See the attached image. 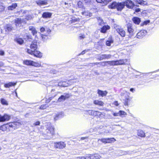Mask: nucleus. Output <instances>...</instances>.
I'll list each match as a JSON object with an SVG mask.
<instances>
[{
	"label": "nucleus",
	"instance_id": "1",
	"mask_svg": "<svg viewBox=\"0 0 159 159\" xmlns=\"http://www.w3.org/2000/svg\"><path fill=\"white\" fill-rule=\"evenodd\" d=\"M30 48L27 49L26 52H27L35 57L40 58L42 56V53L39 51L37 50L38 48L37 42L36 41H34L30 46Z\"/></svg>",
	"mask_w": 159,
	"mask_h": 159
},
{
	"label": "nucleus",
	"instance_id": "2",
	"mask_svg": "<svg viewBox=\"0 0 159 159\" xmlns=\"http://www.w3.org/2000/svg\"><path fill=\"white\" fill-rule=\"evenodd\" d=\"M30 48L27 49L26 52H27L35 57L40 58L42 56V53L39 51L37 50L38 48L37 42L36 41H34L30 46Z\"/></svg>",
	"mask_w": 159,
	"mask_h": 159
},
{
	"label": "nucleus",
	"instance_id": "3",
	"mask_svg": "<svg viewBox=\"0 0 159 159\" xmlns=\"http://www.w3.org/2000/svg\"><path fill=\"white\" fill-rule=\"evenodd\" d=\"M19 125V123L17 122L9 123L6 125H4L0 127V129L2 131H5L7 130L15 129L17 128V126Z\"/></svg>",
	"mask_w": 159,
	"mask_h": 159
},
{
	"label": "nucleus",
	"instance_id": "4",
	"mask_svg": "<svg viewBox=\"0 0 159 159\" xmlns=\"http://www.w3.org/2000/svg\"><path fill=\"white\" fill-rule=\"evenodd\" d=\"M125 6L124 2H113L108 6L109 8L111 9H116L118 11H121Z\"/></svg>",
	"mask_w": 159,
	"mask_h": 159
},
{
	"label": "nucleus",
	"instance_id": "5",
	"mask_svg": "<svg viewBox=\"0 0 159 159\" xmlns=\"http://www.w3.org/2000/svg\"><path fill=\"white\" fill-rule=\"evenodd\" d=\"M114 28L116 30V31L120 34L122 37H124L125 35V31L121 27L116 24H114L113 26Z\"/></svg>",
	"mask_w": 159,
	"mask_h": 159
},
{
	"label": "nucleus",
	"instance_id": "6",
	"mask_svg": "<svg viewBox=\"0 0 159 159\" xmlns=\"http://www.w3.org/2000/svg\"><path fill=\"white\" fill-rule=\"evenodd\" d=\"M116 141L115 139L114 138H102L101 139H98V142L100 143V142H101L104 143H112Z\"/></svg>",
	"mask_w": 159,
	"mask_h": 159
},
{
	"label": "nucleus",
	"instance_id": "7",
	"mask_svg": "<svg viewBox=\"0 0 159 159\" xmlns=\"http://www.w3.org/2000/svg\"><path fill=\"white\" fill-rule=\"evenodd\" d=\"M86 114H89L90 115L93 116H98L99 117L103 115L101 112L98 111H94L92 110H86L85 111Z\"/></svg>",
	"mask_w": 159,
	"mask_h": 159
},
{
	"label": "nucleus",
	"instance_id": "8",
	"mask_svg": "<svg viewBox=\"0 0 159 159\" xmlns=\"http://www.w3.org/2000/svg\"><path fill=\"white\" fill-rule=\"evenodd\" d=\"M54 147L56 148L62 149L66 147V144L63 142H55L54 143Z\"/></svg>",
	"mask_w": 159,
	"mask_h": 159
},
{
	"label": "nucleus",
	"instance_id": "9",
	"mask_svg": "<svg viewBox=\"0 0 159 159\" xmlns=\"http://www.w3.org/2000/svg\"><path fill=\"white\" fill-rule=\"evenodd\" d=\"M111 56L110 54H97L96 56V58L100 61L106 59L110 58Z\"/></svg>",
	"mask_w": 159,
	"mask_h": 159
},
{
	"label": "nucleus",
	"instance_id": "10",
	"mask_svg": "<svg viewBox=\"0 0 159 159\" xmlns=\"http://www.w3.org/2000/svg\"><path fill=\"white\" fill-rule=\"evenodd\" d=\"M70 96V94L68 93H64L63 95H61L58 99L57 101L59 102L63 101L69 98Z\"/></svg>",
	"mask_w": 159,
	"mask_h": 159
},
{
	"label": "nucleus",
	"instance_id": "11",
	"mask_svg": "<svg viewBox=\"0 0 159 159\" xmlns=\"http://www.w3.org/2000/svg\"><path fill=\"white\" fill-rule=\"evenodd\" d=\"M11 118V116L6 114L3 116L0 115V122H4L9 120Z\"/></svg>",
	"mask_w": 159,
	"mask_h": 159
},
{
	"label": "nucleus",
	"instance_id": "12",
	"mask_svg": "<svg viewBox=\"0 0 159 159\" xmlns=\"http://www.w3.org/2000/svg\"><path fill=\"white\" fill-rule=\"evenodd\" d=\"M147 31L146 30H142L137 33L136 37L139 39L143 38L146 34Z\"/></svg>",
	"mask_w": 159,
	"mask_h": 159
},
{
	"label": "nucleus",
	"instance_id": "13",
	"mask_svg": "<svg viewBox=\"0 0 159 159\" xmlns=\"http://www.w3.org/2000/svg\"><path fill=\"white\" fill-rule=\"evenodd\" d=\"M127 31L131 35L133 34L134 30L133 28V26L131 24L128 23L127 25Z\"/></svg>",
	"mask_w": 159,
	"mask_h": 159
},
{
	"label": "nucleus",
	"instance_id": "14",
	"mask_svg": "<svg viewBox=\"0 0 159 159\" xmlns=\"http://www.w3.org/2000/svg\"><path fill=\"white\" fill-rule=\"evenodd\" d=\"M125 5L127 7L129 8H132L134 5V4L130 0H127L124 2Z\"/></svg>",
	"mask_w": 159,
	"mask_h": 159
},
{
	"label": "nucleus",
	"instance_id": "15",
	"mask_svg": "<svg viewBox=\"0 0 159 159\" xmlns=\"http://www.w3.org/2000/svg\"><path fill=\"white\" fill-rule=\"evenodd\" d=\"M47 132L48 134V132L52 136L54 134V129L52 126H50L48 127L47 129Z\"/></svg>",
	"mask_w": 159,
	"mask_h": 159
},
{
	"label": "nucleus",
	"instance_id": "16",
	"mask_svg": "<svg viewBox=\"0 0 159 159\" xmlns=\"http://www.w3.org/2000/svg\"><path fill=\"white\" fill-rule=\"evenodd\" d=\"M115 64L116 65H122L125 64L127 61L126 59H122L119 60L115 61Z\"/></svg>",
	"mask_w": 159,
	"mask_h": 159
},
{
	"label": "nucleus",
	"instance_id": "17",
	"mask_svg": "<svg viewBox=\"0 0 159 159\" xmlns=\"http://www.w3.org/2000/svg\"><path fill=\"white\" fill-rule=\"evenodd\" d=\"M64 116V115L63 112H60L56 114L54 118V119L55 120H57L63 117Z\"/></svg>",
	"mask_w": 159,
	"mask_h": 159
},
{
	"label": "nucleus",
	"instance_id": "18",
	"mask_svg": "<svg viewBox=\"0 0 159 159\" xmlns=\"http://www.w3.org/2000/svg\"><path fill=\"white\" fill-rule=\"evenodd\" d=\"M36 3L39 6H43L47 4V1L45 0H39L36 2Z\"/></svg>",
	"mask_w": 159,
	"mask_h": 159
},
{
	"label": "nucleus",
	"instance_id": "19",
	"mask_svg": "<svg viewBox=\"0 0 159 159\" xmlns=\"http://www.w3.org/2000/svg\"><path fill=\"white\" fill-rule=\"evenodd\" d=\"M98 93L99 96L103 97L106 96L107 93V92L106 91H102L98 89Z\"/></svg>",
	"mask_w": 159,
	"mask_h": 159
},
{
	"label": "nucleus",
	"instance_id": "20",
	"mask_svg": "<svg viewBox=\"0 0 159 159\" xmlns=\"http://www.w3.org/2000/svg\"><path fill=\"white\" fill-rule=\"evenodd\" d=\"M16 83L17 82H10L8 83L5 84L4 85V87L6 88H9L12 86H15L16 84Z\"/></svg>",
	"mask_w": 159,
	"mask_h": 159
},
{
	"label": "nucleus",
	"instance_id": "21",
	"mask_svg": "<svg viewBox=\"0 0 159 159\" xmlns=\"http://www.w3.org/2000/svg\"><path fill=\"white\" fill-rule=\"evenodd\" d=\"M110 29V27L108 25H104L101 28V32L102 33H105L106 32L107 30H109Z\"/></svg>",
	"mask_w": 159,
	"mask_h": 159
},
{
	"label": "nucleus",
	"instance_id": "22",
	"mask_svg": "<svg viewBox=\"0 0 159 159\" xmlns=\"http://www.w3.org/2000/svg\"><path fill=\"white\" fill-rule=\"evenodd\" d=\"M52 14L49 12H44L42 14V17L44 18H49L51 17Z\"/></svg>",
	"mask_w": 159,
	"mask_h": 159
},
{
	"label": "nucleus",
	"instance_id": "23",
	"mask_svg": "<svg viewBox=\"0 0 159 159\" xmlns=\"http://www.w3.org/2000/svg\"><path fill=\"white\" fill-rule=\"evenodd\" d=\"M29 30L31 31V33L34 35H35L37 33L35 28L33 26H30L29 27Z\"/></svg>",
	"mask_w": 159,
	"mask_h": 159
},
{
	"label": "nucleus",
	"instance_id": "24",
	"mask_svg": "<svg viewBox=\"0 0 159 159\" xmlns=\"http://www.w3.org/2000/svg\"><path fill=\"white\" fill-rule=\"evenodd\" d=\"M132 20L134 23L137 25H139L140 22V18L137 17H134Z\"/></svg>",
	"mask_w": 159,
	"mask_h": 159
},
{
	"label": "nucleus",
	"instance_id": "25",
	"mask_svg": "<svg viewBox=\"0 0 159 159\" xmlns=\"http://www.w3.org/2000/svg\"><path fill=\"white\" fill-rule=\"evenodd\" d=\"M22 20L21 21V19L17 18L15 20V24L16 26H20L21 25V23Z\"/></svg>",
	"mask_w": 159,
	"mask_h": 159
},
{
	"label": "nucleus",
	"instance_id": "26",
	"mask_svg": "<svg viewBox=\"0 0 159 159\" xmlns=\"http://www.w3.org/2000/svg\"><path fill=\"white\" fill-rule=\"evenodd\" d=\"M93 103L96 105L100 106H103L104 104V103L102 101L98 100L94 101Z\"/></svg>",
	"mask_w": 159,
	"mask_h": 159
},
{
	"label": "nucleus",
	"instance_id": "27",
	"mask_svg": "<svg viewBox=\"0 0 159 159\" xmlns=\"http://www.w3.org/2000/svg\"><path fill=\"white\" fill-rule=\"evenodd\" d=\"M134 1L137 3L142 5H146L147 4L146 2L143 0H134Z\"/></svg>",
	"mask_w": 159,
	"mask_h": 159
},
{
	"label": "nucleus",
	"instance_id": "28",
	"mask_svg": "<svg viewBox=\"0 0 159 159\" xmlns=\"http://www.w3.org/2000/svg\"><path fill=\"white\" fill-rule=\"evenodd\" d=\"M15 41L20 44H22L24 42L23 39L20 38H16L15 39Z\"/></svg>",
	"mask_w": 159,
	"mask_h": 159
},
{
	"label": "nucleus",
	"instance_id": "29",
	"mask_svg": "<svg viewBox=\"0 0 159 159\" xmlns=\"http://www.w3.org/2000/svg\"><path fill=\"white\" fill-rule=\"evenodd\" d=\"M113 42V41L111 38H109L108 40L107 41L106 44L107 46H111V43H112Z\"/></svg>",
	"mask_w": 159,
	"mask_h": 159
},
{
	"label": "nucleus",
	"instance_id": "30",
	"mask_svg": "<svg viewBox=\"0 0 159 159\" xmlns=\"http://www.w3.org/2000/svg\"><path fill=\"white\" fill-rule=\"evenodd\" d=\"M17 6V4L16 3H13L11 6L8 7V9L9 10H11L15 8Z\"/></svg>",
	"mask_w": 159,
	"mask_h": 159
},
{
	"label": "nucleus",
	"instance_id": "31",
	"mask_svg": "<svg viewBox=\"0 0 159 159\" xmlns=\"http://www.w3.org/2000/svg\"><path fill=\"white\" fill-rule=\"evenodd\" d=\"M138 135L139 136L143 137H145V134L143 131L139 130L138 132Z\"/></svg>",
	"mask_w": 159,
	"mask_h": 159
},
{
	"label": "nucleus",
	"instance_id": "32",
	"mask_svg": "<svg viewBox=\"0 0 159 159\" xmlns=\"http://www.w3.org/2000/svg\"><path fill=\"white\" fill-rule=\"evenodd\" d=\"M0 102L3 105H8V102L4 98H1L0 99Z\"/></svg>",
	"mask_w": 159,
	"mask_h": 159
},
{
	"label": "nucleus",
	"instance_id": "33",
	"mask_svg": "<svg viewBox=\"0 0 159 159\" xmlns=\"http://www.w3.org/2000/svg\"><path fill=\"white\" fill-rule=\"evenodd\" d=\"M106 64L110 66H116L115 61H106Z\"/></svg>",
	"mask_w": 159,
	"mask_h": 159
},
{
	"label": "nucleus",
	"instance_id": "34",
	"mask_svg": "<svg viewBox=\"0 0 159 159\" xmlns=\"http://www.w3.org/2000/svg\"><path fill=\"white\" fill-rule=\"evenodd\" d=\"M119 112L120 114L119 116L121 117H125L127 115L126 113L123 111L120 110Z\"/></svg>",
	"mask_w": 159,
	"mask_h": 159
},
{
	"label": "nucleus",
	"instance_id": "35",
	"mask_svg": "<svg viewBox=\"0 0 159 159\" xmlns=\"http://www.w3.org/2000/svg\"><path fill=\"white\" fill-rule=\"evenodd\" d=\"M32 61L31 60H26L24 61L23 63L26 65L31 66Z\"/></svg>",
	"mask_w": 159,
	"mask_h": 159
},
{
	"label": "nucleus",
	"instance_id": "36",
	"mask_svg": "<svg viewBox=\"0 0 159 159\" xmlns=\"http://www.w3.org/2000/svg\"><path fill=\"white\" fill-rule=\"evenodd\" d=\"M31 66L36 67H40L41 66V64L38 62H36L33 61H32Z\"/></svg>",
	"mask_w": 159,
	"mask_h": 159
},
{
	"label": "nucleus",
	"instance_id": "37",
	"mask_svg": "<svg viewBox=\"0 0 159 159\" xmlns=\"http://www.w3.org/2000/svg\"><path fill=\"white\" fill-rule=\"evenodd\" d=\"M97 19L99 25H100L101 26H102L104 25V22L102 19H101L100 17H98Z\"/></svg>",
	"mask_w": 159,
	"mask_h": 159
},
{
	"label": "nucleus",
	"instance_id": "38",
	"mask_svg": "<svg viewBox=\"0 0 159 159\" xmlns=\"http://www.w3.org/2000/svg\"><path fill=\"white\" fill-rule=\"evenodd\" d=\"M91 157H89V155H88L87 156H86L85 157H83V156H81V157H78L77 158H79L80 159H92V158H91Z\"/></svg>",
	"mask_w": 159,
	"mask_h": 159
},
{
	"label": "nucleus",
	"instance_id": "39",
	"mask_svg": "<svg viewBox=\"0 0 159 159\" xmlns=\"http://www.w3.org/2000/svg\"><path fill=\"white\" fill-rule=\"evenodd\" d=\"M78 7L79 8H84V6H83V4L82 2L80 1H79L77 3Z\"/></svg>",
	"mask_w": 159,
	"mask_h": 159
},
{
	"label": "nucleus",
	"instance_id": "40",
	"mask_svg": "<svg viewBox=\"0 0 159 159\" xmlns=\"http://www.w3.org/2000/svg\"><path fill=\"white\" fill-rule=\"evenodd\" d=\"M79 20L80 19L79 18H76L75 17H73L71 18V23H75L79 21Z\"/></svg>",
	"mask_w": 159,
	"mask_h": 159
},
{
	"label": "nucleus",
	"instance_id": "41",
	"mask_svg": "<svg viewBox=\"0 0 159 159\" xmlns=\"http://www.w3.org/2000/svg\"><path fill=\"white\" fill-rule=\"evenodd\" d=\"M5 7L3 4L0 1V11H2L4 10Z\"/></svg>",
	"mask_w": 159,
	"mask_h": 159
},
{
	"label": "nucleus",
	"instance_id": "42",
	"mask_svg": "<svg viewBox=\"0 0 159 159\" xmlns=\"http://www.w3.org/2000/svg\"><path fill=\"white\" fill-rule=\"evenodd\" d=\"M96 1L98 3H101L103 4V5H105L107 4V2L106 0H96Z\"/></svg>",
	"mask_w": 159,
	"mask_h": 159
},
{
	"label": "nucleus",
	"instance_id": "43",
	"mask_svg": "<svg viewBox=\"0 0 159 159\" xmlns=\"http://www.w3.org/2000/svg\"><path fill=\"white\" fill-rule=\"evenodd\" d=\"M48 35L45 34H41V36L42 37V39H43L44 40L45 39H46L48 37H47V35Z\"/></svg>",
	"mask_w": 159,
	"mask_h": 159
},
{
	"label": "nucleus",
	"instance_id": "44",
	"mask_svg": "<svg viewBox=\"0 0 159 159\" xmlns=\"http://www.w3.org/2000/svg\"><path fill=\"white\" fill-rule=\"evenodd\" d=\"M82 14L85 16H88L90 15V13L86 11H84L82 12Z\"/></svg>",
	"mask_w": 159,
	"mask_h": 159
},
{
	"label": "nucleus",
	"instance_id": "45",
	"mask_svg": "<svg viewBox=\"0 0 159 159\" xmlns=\"http://www.w3.org/2000/svg\"><path fill=\"white\" fill-rule=\"evenodd\" d=\"M56 96V94L54 95L53 97H50L48 99L46 100V102L49 103L50 101L55 96Z\"/></svg>",
	"mask_w": 159,
	"mask_h": 159
},
{
	"label": "nucleus",
	"instance_id": "46",
	"mask_svg": "<svg viewBox=\"0 0 159 159\" xmlns=\"http://www.w3.org/2000/svg\"><path fill=\"white\" fill-rule=\"evenodd\" d=\"M11 28L10 25H8L7 26L6 30V31H10L11 30Z\"/></svg>",
	"mask_w": 159,
	"mask_h": 159
},
{
	"label": "nucleus",
	"instance_id": "47",
	"mask_svg": "<svg viewBox=\"0 0 159 159\" xmlns=\"http://www.w3.org/2000/svg\"><path fill=\"white\" fill-rule=\"evenodd\" d=\"M130 101L129 99L128 98H126L125 99V102L124 103L125 105V106H128V103Z\"/></svg>",
	"mask_w": 159,
	"mask_h": 159
},
{
	"label": "nucleus",
	"instance_id": "48",
	"mask_svg": "<svg viewBox=\"0 0 159 159\" xmlns=\"http://www.w3.org/2000/svg\"><path fill=\"white\" fill-rule=\"evenodd\" d=\"M47 106L46 105H43L40 107V109H44L46 108Z\"/></svg>",
	"mask_w": 159,
	"mask_h": 159
},
{
	"label": "nucleus",
	"instance_id": "49",
	"mask_svg": "<svg viewBox=\"0 0 159 159\" xmlns=\"http://www.w3.org/2000/svg\"><path fill=\"white\" fill-rule=\"evenodd\" d=\"M4 64L2 62L0 61V70H3L2 68Z\"/></svg>",
	"mask_w": 159,
	"mask_h": 159
},
{
	"label": "nucleus",
	"instance_id": "50",
	"mask_svg": "<svg viewBox=\"0 0 159 159\" xmlns=\"http://www.w3.org/2000/svg\"><path fill=\"white\" fill-rule=\"evenodd\" d=\"M100 65H101L103 66H107V64H106V61L101 62V64H100Z\"/></svg>",
	"mask_w": 159,
	"mask_h": 159
},
{
	"label": "nucleus",
	"instance_id": "51",
	"mask_svg": "<svg viewBox=\"0 0 159 159\" xmlns=\"http://www.w3.org/2000/svg\"><path fill=\"white\" fill-rule=\"evenodd\" d=\"M112 115L114 116H119L120 114H119V112L117 113L113 112Z\"/></svg>",
	"mask_w": 159,
	"mask_h": 159
},
{
	"label": "nucleus",
	"instance_id": "52",
	"mask_svg": "<svg viewBox=\"0 0 159 159\" xmlns=\"http://www.w3.org/2000/svg\"><path fill=\"white\" fill-rule=\"evenodd\" d=\"M63 87H67L68 86V84H67L66 82H62Z\"/></svg>",
	"mask_w": 159,
	"mask_h": 159
},
{
	"label": "nucleus",
	"instance_id": "53",
	"mask_svg": "<svg viewBox=\"0 0 159 159\" xmlns=\"http://www.w3.org/2000/svg\"><path fill=\"white\" fill-rule=\"evenodd\" d=\"M45 31L47 32L46 34L48 35L51 32V30L49 29H47Z\"/></svg>",
	"mask_w": 159,
	"mask_h": 159
},
{
	"label": "nucleus",
	"instance_id": "54",
	"mask_svg": "<svg viewBox=\"0 0 159 159\" xmlns=\"http://www.w3.org/2000/svg\"><path fill=\"white\" fill-rule=\"evenodd\" d=\"M40 124V122L39 121H36V122H35L34 124V125H35V126H37V125H39V124Z\"/></svg>",
	"mask_w": 159,
	"mask_h": 159
},
{
	"label": "nucleus",
	"instance_id": "55",
	"mask_svg": "<svg viewBox=\"0 0 159 159\" xmlns=\"http://www.w3.org/2000/svg\"><path fill=\"white\" fill-rule=\"evenodd\" d=\"M46 29L43 27L41 28L40 31L41 32H43L44 31H45Z\"/></svg>",
	"mask_w": 159,
	"mask_h": 159
},
{
	"label": "nucleus",
	"instance_id": "56",
	"mask_svg": "<svg viewBox=\"0 0 159 159\" xmlns=\"http://www.w3.org/2000/svg\"><path fill=\"white\" fill-rule=\"evenodd\" d=\"M4 54V52L2 50H0V55L3 56Z\"/></svg>",
	"mask_w": 159,
	"mask_h": 159
},
{
	"label": "nucleus",
	"instance_id": "57",
	"mask_svg": "<svg viewBox=\"0 0 159 159\" xmlns=\"http://www.w3.org/2000/svg\"><path fill=\"white\" fill-rule=\"evenodd\" d=\"M31 18V16H26L25 19L28 20Z\"/></svg>",
	"mask_w": 159,
	"mask_h": 159
},
{
	"label": "nucleus",
	"instance_id": "58",
	"mask_svg": "<svg viewBox=\"0 0 159 159\" xmlns=\"http://www.w3.org/2000/svg\"><path fill=\"white\" fill-rule=\"evenodd\" d=\"M114 104L116 106H118L119 105L118 102L117 101H116L114 102Z\"/></svg>",
	"mask_w": 159,
	"mask_h": 159
},
{
	"label": "nucleus",
	"instance_id": "59",
	"mask_svg": "<svg viewBox=\"0 0 159 159\" xmlns=\"http://www.w3.org/2000/svg\"><path fill=\"white\" fill-rule=\"evenodd\" d=\"M80 39H84L85 38V35H82L80 36L79 37Z\"/></svg>",
	"mask_w": 159,
	"mask_h": 159
},
{
	"label": "nucleus",
	"instance_id": "60",
	"mask_svg": "<svg viewBox=\"0 0 159 159\" xmlns=\"http://www.w3.org/2000/svg\"><path fill=\"white\" fill-rule=\"evenodd\" d=\"M130 91L132 93H134L135 91V90L134 88H132L130 89Z\"/></svg>",
	"mask_w": 159,
	"mask_h": 159
},
{
	"label": "nucleus",
	"instance_id": "61",
	"mask_svg": "<svg viewBox=\"0 0 159 159\" xmlns=\"http://www.w3.org/2000/svg\"><path fill=\"white\" fill-rule=\"evenodd\" d=\"M127 93V91L126 90L123 91V93H121L120 94L121 96H123L124 94L126 93Z\"/></svg>",
	"mask_w": 159,
	"mask_h": 159
},
{
	"label": "nucleus",
	"instance_id": "62",
	"mask_svg": "<svg viewBox=\"0 0 159 159\" xmlns=\"http://www.w3.org/2000/svg\"><path fill=\"white\" fill-rule=\"evenodd\" d=\"M58 86H62V82H60L58 83Z\"/></svg>",
	"mask_w": 159,
	"mask_h": 159
},
{
	"label": "nucleus",
	"instance_id": "63",
	"mask_svg": "<svg viewBox=\"0 0 159 159\" xmlns=\"http://www.w3.org/2000/svg\"><path fill=\"white\" fill-rule=\"evenodd\" d=\"M84 1L86 3H89L90 2V0H84Z\"/></svg>",
	"mask_w": 159,
	"mask_h": 159
},
{
	"label": "nucleus",
	"instance_id": "64",
	"mask_svg": "<svg viewBox=\"0 0 159 159\" xmlns=\"http://www.w3.org/2000/svg\"><path fill=\"white\" fill-rule=\"evenodd\" d=\"M140 11V9L139 8H138L135 10V11L137 12H139Z\"/></svg>",
	"mask_w": 159,
	"mask_h": 159
}]
</instances>
